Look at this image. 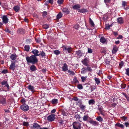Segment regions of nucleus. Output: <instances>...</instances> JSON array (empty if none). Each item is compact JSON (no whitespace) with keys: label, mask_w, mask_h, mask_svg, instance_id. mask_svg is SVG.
I'll return each mask as SVG.
<instances>
[{"label":"nucleus","mask_w":129,"mask_h":129,"mask_svg":"<svg viewBox=\"0 0 129 129\" xmlns=\"http://www.w3.org/2000/svg\"><path fill=\"white\" fill-rule=\"evenodd\" d=\"M27 63H31L34 64L37 63L38 60L36 57L34 55H31L30 56H27L26 57Z\"/></svg>","instance_id":"obj_1"},{"label":"nucleus","mask_w":129,"mask_h":129,"mask_svg":"<svg viewBox=\"0 0 129 129\" xmlns=\"http://www.w3.org/2000/svg\"><path fill=\"white\" fill-rule=\"evenodd\" d=\"M73 128L74 129H81V124L78 122H73Z\"/></svg>","instance_id":"obj_2"},{"label":"nucleus","mask_w":129,"mask_h":129,"mask_svg":"<svg viewBox=\"0 0 129 129\" xmlns=\"http://www.w3.org/2000/svg\"><path fill=\"white\" fill-rule=\"evenodd\" d=\"M21 109L24 111H26L29 109V108L28 105L24 104L20 106Z\"/></svg>","instance_id":"obj_3"},{"label":"nucleus","mask_w":129,"mask_h":129,"mask_svg":"<svg viewBox=\"0 0 129 129\" xmlns=\"http://www.w3.org/2000/svg\"><path fill=\"white\" fill-rule=\"evenodd\" d=\"M81 62L83 64L86 66H88L89 62V60L88 58H86L82 60Z\"/></svg>","instance_id":"obj_4"},{"label":"nucleus","mask_w":129,"mask_h":129,"mask_svg":"<svg viewBox=\"0 0 129 129\" xmlns=\"http://www.w3.org/2000/svg\"><path fill=\"white\" fill-rule=\"evenodd\" d=\"M55 118L54 114H51L48 116L47 118V120L50 121H52L54 120Z\"/></svg>","instance_id":"obj_5"},{"label":"nucleus","mask_w":129,"mask_h":129,"mask_svg":"<svg viewBox=\"0 0 129 129\" xmlns=\"http://www.w3.org/2000/svg\"><path fill=\"white\" fill-rule=\"evenodd\" d=\"M1 83L2 85H5L4 87H7V88L8 89H9V86L8 84V82L7 81H5L3 80L2 82H1Z\"/></svg>","instance_id":"obj_6"},{"label":"nucleus","mask_w":129,"mask_h":129,"mask_svg":"<svg viewBox=\"0 0 129 129\" xmlns=\"http://www.w3.org/2000/svg\"><path fill=\"white\" fill-rule=\"evenodd\" d=\"M2 20L3 22L5 24H7L8 22L9 19L7 17V16L6 15L3 16L2 18Z\"/></svg>","instance_id":"obj_7"},{"label":"nucleus","mask_w":129,"mask_h":129,"mask_svg":"<svg viewBox=\"0 0 129 129\" xmlns=\"http://www.w3.org/2000/svg\"><path fill=\"white\" fill-rule=\"evenodd\" d=\"M27 88L30 90L32 93L35 92L36 91L34 87L32 85H29L27 86Z\"/></svg>","instance_id":"obj_8"},{"label":"nucleus","mask_w":129,"mask_h":129,"mask_svg":"<svg viewBox=\"0 0 129 129\" xmlns=\"http://www.w3.org/2000/svg\"><path fill=\"white\" fill-rule=\"evenodd\" d=\"M33 54H34V55L36 57V56H38L40 55L38 54L39 53V52L37 50V49H34L33 50L31 51Z\"/></svg>","instance_id":"obj_9"},{"label":"nucleus","mask_w":129,"mask_h":129,"mask_svg":"<svg viewBox=\"0 0 129 129\" xmlns=\"http://www.w3.org/2000/svg\"><path fill=\"white\" fill-rule=\"evenodd\" d=\"M11 62L12 63L11 64L10 68V69H11L13 70H14L15 69V61L14 62H13V61H12Z\"/></svg>","instance_id":"obj_10"},{"label":"nucleus","mask_w":129,"mask_h":129,"mask_svg":"<svg viewBox=\"0 0 129 129\" xmlns=\"http://www.w3.org/2000/svg\"><path fill=\"white\" fill-rule=\"evenodd\" d=\"M63 70L64 71H66L68 69V67L67 64L65 63L64 64L63 66L62 67Z\"/></svg>","instance_id":"obj_11"},{"label":"nucleus","mask_w":129,"mask_h":129,"mask_svg":"<svg viewBox=\"0 0 129 129\" xmlns=\"http://www.w3.org/2000/svg\"><path fill=\"white\" fill-rule=\"evenodd\" d=\"M90 117L88 116V115L87 114L84 116L83 118V120L84 121H87L88 120L90 119Z\"/></svg>","instance_id":"obj_12"},{"label":"nucleus","mask_w":129,"mask_h":129,"mask_svg":"<svg viewBox=\"0 0 129 129\" xmlns=\"http://www.w3.org/2000/svg\"><path fill=\"white\" fill-rule=\"evenodd\" d=\"M6 103V99L4 98H2L0 100V103L4 105Z\"/></svg>","instance_id":"obj_13"},{"label":"nucleus","mask_w":129,"mask_h":129,"mask_svg":"<svg viewBox=\"0 0 129 129\" xmlns=\"http://www.w3.org/2000/svg\"><path fill=\"white\" fill-rule=\"evenodd\" d=\"M40 128V126L37 123H34L33 125V128H34L38 129Z\"/></svg>","instance_id":"obj_14"},{"label":"nucleus","mask_w":129,"mask_h":129,"mask_svg":"<svg viewBox=\"0 0 129 129\" xmlns=\"http://www.w3.org/2000/svg\"><path fill=\"white\" fill-rule=\"evenodd\" d=\"M89 122L91 123L94 126H95L96 125H98L99 124L98 122L96 121H93L92 120H91L89 121Z\"/></svg>","instance_id":"obj_15"},{"label":"nucleus","mask_w":129,"mask_h":129,"mask_svg":"<svg viewBox=\"0 0 129 129\" xmlns=\"http://www.w3.org/2000/svg\"><path fill=\"white\" fill-rule=\"evenodd\" d=\"M81 7V6L79 4H76L75 5L73 6V9L77 10L79 9H80Z\"/></svg>","instance_id":"obj_16"},{"label":"nucleus","mask_w":129,"mask_h":129,"mask_svg":"<svg viewBox=\"0 0 129 129\" xmlns=\"http://www.w3.org/2000/svg\"><path fill=\"white\" fill-rule=\"evenodd\" d=\"M30 69L32 71H34L37 70L36 67L34 65H32L30 67Z\"/></svg>","instance_id":"obj_17"},{"label":"nucleus","mask_w":129,"mask_h":129,"mask_svg":"<svg viewBox=\"0 0 129 129\" xmlns=\"http://www.w3.org/2000/svg\"><path fill=\"white\" fill-rule=\"evenodd\" d=\"M10 58L12 60H14L17 57V55L15 54H12L10 56Z\"/></svg>","instance_id":"obj_18"},{"label":"nucleus","mask_w":129,"mask_h":129,"mask_svg":"<svg viewBox=\"0 0 129 129\" xmlns=\"http://www.w3.org/2000/svg\"><path fill=\"white\" fill-rule=\"evenodd\" d=\"M117 22L119 24H122L123 23V19L122 17H119L117 19Z\"/></svg>","instance_id":"obj_19"},{"label":"nucleus","mask_w":129,"mask_h":129,"mask_svg":"<svg viewBox=\"0 0 129 129\" xmlns=\"http://www.w3.org/2000/svg\"><path fill=\"white\" fill-rule=\"evenodd\" d=\"M24 30L22 28H20L17 31L18 33H20L21 34L24 33Z\"/></svg>","instance_id":"obj_20"},{"label":"nucleus","mask_w":129,"mask_h":129,"mask_svg":"<svg viewBox=\"0 0 129 129\" xmlns=\"http://www.w3.org/2000/svg\"><path fill=\"white\" fill-rule=\"evenodd\" d=\"M106 40L104 37H102L100 39V41L103 43H104L106 41Z\"/></svg>","instance_id":"obj_21"},{"label":"nucleus","mask_w":129,"mask_h":129,"mask_svg":"<svg viewBox=\"0 0 129 129\" xmlns=\"http://www.w3.org/2000/svg\"><path fill=\"white\" fill-rule=\"evenodd\" d=\"M19 9V6H14L13 8L14 10L16 12L18 11Z\"/></svg>","instance_id":"obj_22"},{"label":"nucleus","mask_w":129,"mask_h":129,"mask_svg":"<svg viewBox=\"0 0 129 129\" xmlns=\"http://www.w3.org/2000/svg\"><path fill=\"white\" fill-rule=\"evenodd\" d=\"M118 50V48L116 47H114L113 48L112 50V52L113 53H115Z\"/></svg>","instance_id":"obj_23"},{"label":"nucleus","mask_w":129,"mask_h":129,"mask_svg":"<svg viewBox=\"0 0 129 129\" xmlns=\"http://www.w3.org/2000/svg\"><path fill=\"white\" fill-rule=\"evenodd\" d=\"M115 126H117L118 127L121 128H123L124 127V126L119 123H117L115 124Z\"/></svg>","instance_id":"obj_24"},{"label":"nucleus","mask_w":129,"mask_h":129,"mask_svg":"<svg viewBox=\"0 0 129 129\" xmlns=\"http://www.w3.org/2000/svg\"><path fill=\"white\" fill-rule=\"evenodd\" d=\"M78 12L81 13H83L87 12V10L85 9H82L78 10Z\"/></svg>","instance_id":"obj_25"},{"label":"nucleus","mask_w":129,"mask_h":129,"mask_svg":"<svg viewBox=\"0 0 129 129\" xmlns=\"http://www.w3.org/2000/svg\"><path fill=\"white\" fill-rule=\"evenodd\" d=\"M62 11L67 14H68L69 13V11L68 9L66 8H64L63 9Z\"/></svg>","instance_id":"obj_26"},{"label":"nucleus","mask_w":129,"mask_h":129,"mask_svg":"<svg viewBox=\"0 0 129 129\" xmlns=\"http://www.w3.org/2000/svg\"><path fill=\"white\" fill-rule=\"evenodd\" d=\"M94 80L95 82L98 85L100 83V81L99 79L98 78H95Z\"/></svg>","instance_id":"obj_27"},{"label":"nucleus","mask_w":129,"mask_h":129,"mask_svg":"<svg viewBox=\"0 0 129 129\" xmlns=\"http://www.w3.org/2000/svg\"><path fill=\"white\" fill-rule=\"evenodd\" d=\"M79 107L80 109L82 110H84L85 108V106L83 105L82 104H81L79 105Z\"/></svg>","instance_id":"obj_28"},{"label":"nucleus","mask_w":129,"mask_h":129,"mask_svg":"<svg viewBox=\"0 0 129 129\" xmlns=\"http://www.w3.org/2000/svg\"><path fill=\"white\" fill-rule=\"evenodd\" d=\"M88 103L89 105H93L95 103V101L93 99L90 100L89 101Z\"/></svg>","instance_id":"obj_29"},{"label":"nucleus","mask_w":129,"mask_h":129,"mask_svg":"<svg viewBox=\"0 0 129 129\" xmlns=\"http://www.w3.org/2000/svg\"><path fill=\"white\" fill-rule=\"evenodd\" d=\"M62 17V13L61 12L59 13L57 15L56 18L57 19H59Z\"/></svg>","instance_id":"obj_30"},{"label":"nucleus","mask_w":129,"mask_h":129,"mask_svg":"<svg viewBox=\"0 0 129 129\" xmlns=\"http://www.w3.org/2000/svg\"><path fill=\"white\" fill-rule=\"evenodd\" d=\"M96 119L98 121L101 122L103 121V118L100 116H98L96 118Z\"/></svg>","instance_id":"obj_31"},{"label":"nucleus","mask_w":129,"mask_h":129,"mask_svg":"<svg viewBox=\"0 0 129 129\" xmlns=\"http://www.w3.org/2000/svg\"><path fill=\"white\" fill-rule=\"evenodd\" d=\"M25 50L27 51H28L29 49V46L28 45H26L24 47Z\"/></svg>","instance_id":"obj_32"},{"label":"nucleus","mask_w":129,"mask_h":129,"mask_svg":"<svg viewBox=\"0 0 129 129\" xmlns=\"http://www.w3.org/2000/svg\"><path fill=\"white\" fill-rule=\"evenodd\" d=\"M89 20L90 24L92 26L94 27V26L95 25L94 24L93 21L91 20V19L90 18H89Z\"/></svg>","instance_id":"obj_33"},{"label":"nucleus","mask_w":129,"mask_h":129,"mask_svg":"<svg viewBox=\"0 0 129 129\" xmlns=\"http://www.w3.org/2000/svg\"><path fill=\"white\" fill-rule=\"evenodd\" d=\"M39 55H41L42 57H44L46 56L45 53L43 51L41 52L40 54H39Z\"/></svg>","instance_id":"obj_34"},{"label":"nucleus","mask_w":129,"mask_h":129,"mask_svg":"<svg viewBox=\"0 0 129 129\" xmlns=\"http://www.w3.org/2000/svg\"><path fill=\"white\" fill-rule=\"evenodd\" d=\"M76 53L77 55L80 56H81L82 55V52L80 50H78L76 51Z\"/></svg>","instance_id":"obj_35"},{"label":"nucleus","mask_w":129,"mask_h":129,"mask_svg":"<svg viewBox=\"0 0 129 129\" xmlns=\"http://www.w3.org/2000/svg\"><path fill=\"white\" fill-rule=\"evenodd\" d=\"M52 103L53 104H56L57 103V99H53L52 101Z\"/></svg>","instance_id":"obj_36"},{"label":"nucleus","mask_w":129,"mask_h":129,"mask_svg":"<svg viewBox=\"0 0 129 129\" xmlns=\"http://www.w3.org/2000/svg\"><path fill=\"white\" fill-rule=\"evenodd\" d=\"M62 114L63 115V116H66V114H67L66 113L65 111H64L63 110H61L60 111Z\"/></svg>","instance_id":"obj_37"},{"label":"nucleus","mask_w":129,"mask_h":129,"mask_svg":"<svg viewBox=\"0 0 129 129\" xmlns=\"http://www.w3.org/2000/svg\"><path fill=\"white\" fill-rule=\"evenodd\" d=\"M73 82L75 84H76L77 83H78L79 82L78 81L76 77L74 78L73 80Z\"/></svg>","instance_id":"obj_38"},{"label":"nucleus","mask_w":129,"mask_h":129,"mask_svg":"<svg viewBox=\"0 0 129 129\" xmlns=\"http://www.w3.org/2000/svg\"><path fill=\"white\" fill-rule=\"evenodd\" d=\"M127 3L125 1H122V5L123 7H125L126 6H127Z\"/></svg>","instance_id":"obj_39"},{"label":"nucleus","mask_w":129,"mask_h":129,"mask_svg":"<svg viewBox=\"0 0 129 129\" xmlns=\"http://www.w3.org/2000/svg\"><path fill=\"white\" fill-rule=\"evenodd\" d=\"M77 87L79 89H82L83 88V87L82 84H79L77 85Z\"/></svg>","instance_id":"obj_40"},{"label":"nucleus","mask_w":129,"mask_h":129,"mask_svg":"<svg viewBox=\"0 0 129 129\" xmlns=\"http://www.w3.org/2000/svg\"><path fill=\"white\" fill-rule=\"evenodd\" d=\"M43 27L44 28L47 29L49 27V26L48 25L46 24L43 25Z\"/></svg>","instance_id":"obj_41"},{"label":"nucleus","mask_w":129,"mask_h":129,"mask_svg":"<svg viewBox=\"0 0 129 129\" xmlns=\"http://www.w3.org/2000/svg\"><path fill=\"white\" fill-rule=\"evenodd\" d=\"M54 53L56 55H58L59 54L60 52L59 50H56L54 51Z\"/></svg>","instance_id":"obj_42"},{"label":"nucleus","mask_w":129,"mask_h":129,"mask_svg":"<svg viewBox=\"0 0 129 129\" xmlns=\"http://www.w3.org/2000/svg\"><path fill=\"white\" fill-rule=\"evenodd\" d=\"M23 125L24 126H27L29 125L28 122H26L25 121L23 122Z\"/></svg>","instance_id":"obj_43"},{"label":"nucleus","mask_w":129,"mask_h":129,"mask_svg":"<svg viewBox=\"0 0 129 129\" xmlns=\"http://www.w3.org/2000/svg\"><path fill=\"white\" fill-rule=\"evenodd\" d=\"M68 73H69L70 74H72L73 75H74L75 74L74 72L73 71L70 70H68Z\"/></svg>","instance_id":"obj_44"},{"label":"nucleus","mask_w":129,"mask_h":129,"mask_svg":"<svg viewBox=\"0 0 129 129\" xmlns=\"http://www.w3.org/2000/svg\"><path fill=\"white\" fill-rule=\"evenodd\" d=\"M126 73L125 74L129 76V68H127V69H126Z\"/></svg>","instance_id":"obj_45"},{"label":"nucleus","mask_w":129,"mask_h":129,"mask_svg":"<svg viewBox=\"0 0 129 129\" xmlns=\"http://www.w3.org/2000/svg\"><path fill=\"white\" fill-rule=\"evenodd\" d=\"M87 78L86 77H84L82 76L81 77L82 82H84Z\"/></svg>","instance_id":"obj_46"},{"label":"nucleus","mask_w":129,"mask_h":129,"mask_svg":"<svg viewBox=\"0 0 129 129\" xmlns=\"http://www.w3.org/2000/svg\"><path fill=\"white\" fill-rule=\"evenodd\" d=\"M63 1L64 0H58L57 3L59 4H61L63 3Z\"/></svg>","instance_id":"obj_47"},{"label":"nucleus","mask_w":129,"mask_h":129,"mask_svg":"<svg viewBox=\"0 0 129 129\" xmlns=\"http://www.w3.org/2000/svg\"><path fill=\"white\" fill-rule=\"evenodd\" d=\"M35 40H36V42L38 43H40V42L41 41V40H40V38H35Z\"/></svg>","instance_id":"obj_48"},{"label":"nucleus","mask_w":129,"mask_h":129,"mask_svg":"<svg viewBox=\"0 0 129 129\" xmlns=\"http://www.w3.org/2000/svg\"><path fill=\"white\" fill-rule=\"evenodd\" d=\"M53 3V0H49L47 1V3H46L45 4L46 5L47 3H50L51 4H52Z\"/></svg>","instance_id":"obj_49"},{"label":"nucleus","mask_w":129,"mask_h":129,"mask_svg":"<svg viewBox=\"0 0 129 129\" xmlns=\"http://www.w3.org/2000/svg\"><path fill=\"white\" fill-rule=\"evenodd\" d=\"M78 101L77 102V105L78 104H82V100H78Z\"/></svg>","instance_id":"obj_50"},{"label":"nucleus","mask_w":129,"mask_h":129,"mask_svg":"<svg viewBox=\"0 0 129 129\" xmlns=\"http://www.w3.org/2000/svg\"><path fill=\"white\" fill-rule=\"evenodd\" d=\"M126 86V84H122L121 85V88H124Z\"/></svg>","instance_id":"obj_51"},{"label":"nucleus","mask_w":129,"mask_h":129,"mask_svg":"<svg viewBox=\"0 0 129 129\" xmlns=\"http://www.w3.org/2000/svg\"><path fill=\"white\" fill-rule=\"evenodd\" d=\"M124 64V63L123 61H121L119 63V65L121 67H122Z\"/></svg>","instance_id":"obj_52"},{"label":"nucleus","mask_w":129,"mask_h":129,"mask_svg":"<svg viewBox=\"0 0 129 129\" xmlns=\"http://www.w3.org/2000/svg\"><path fill=\"white\" fill-rule=\"evenodd\" d=\"M68 52L69 53H70V52L72 51V48L71 47H68L67 50Z\"/></svg>","instance_id":"obj_53"},{"label":"nucleus","mask_w":129,"mask_h":129,"mask_svg":"<svg viewBox=\"0 0 129 129\" xmlns=\"http://www.w3.org/2000/svg\"><path fill=\"white\" fill-rule=\"evenodd\" d=\"M72 100L75 101H77L78 100V99L77 97H75L72 99Z\"/></svg>","instance_id":"obj_54"},{"label":"nucleus","mask_w":129,"mask_h":129,"mask_svg":"<svg viewBox=\"0 0 129 129\" xmlns=\"http://www.w3.org/2000/svg\"><path fill=\"white\" fill-rule=\"evenodd\" d=\"M111 26V25H106L105 28V29H110V27Z\"/></svg>","instance_id":"obj_55"},{"label":"nucleus","mask_w":129,"mask_h":129,"mask_svg":"<svg viewBox=\"0 0 129 129\" xmlns=\"http://www.w3.org/2000/svg\"><path fill=\"white\" fill-rule=\"evenodd\" d=\"M47 12L44 11L43 12V17L47 15Z\"/></svg>","instance_id":"obj_56"},{"label":"nucleus","mask_w":129,"mask_h":129,"mask_svg":"<svg viewBox=\"0 0 129 129\" xmlns=\"http://www.w3.org/2000/svg\"><path fill=\"white\" fill-rule=\"evenodd\" d=\"M92 52V50L89 48H88V52L89 53H91Z\"/></svg>","instance_id":"obj_57"},{"label":"nucleus","mask_w":129,"mask_h":129,"mask_svg":"<svg viewBox=\"0 0 129 129\" xmlns=\"http://www.w3.org/2000/svg\"><path fill=\"white\" fill-rule=\"evenodd\" d=\"M7 70H4L2 71V73L3 74H6L7 72Z\"/></svg>","instance_id":"obj_58"},{"label":"nucleus","mask_w":129,"mask_h":129,"mask_svg":"<svg viewBox=\"0 0 129 129\" xmlns=\"http://www.w3.org/2000/svg\"><path fill=\"white\" fill-rule=\"evenodd\" d=\"M6 32H7L8 33H10L11 31L9 30V29L8 28H6L4 30Z\"/></svg>","instance_id":"obj_59"},{"label":"nucleus","mask_w":129,"mask_h":129,"mask_svg":"<svg viewBox=\"0 0 129 129\" xmlns=\"http://www.w3.org/2000/svg\"><path fill=\"white\" fill-rule=\"evenodd\" d=\"M63 50L64 51H67L68 47L64 46H63Z\"/></svg>","instance_id":"obj_60"},{"label":"nucleus","mask_w":129,"mask_h":129,"mask_svg":"<svg viewBox=\"0 0 129 129\" xmlns=\"http://www.w3.org/2000/svg\"><path fill=\"white\" fill-rule=\"evenodd\" d=\"M21 102L23 103H25V100L24 99H23L21 100Z\"/></svg>","instance_id":"obj_61"},{"label":"nucleus","mask_w":129,"mask_h":129,"mask_svg":"<svg viewBox=\"0 0 129 129\" xmlns=\"http://www.w3.org/2000/svg\"><path fill=\"white\" fill-rule=\"evenodd\" d=\"M87 70L90 72H91L92 71V69L90 67H87Z\"/></svg>","instance_id":"obj_62"},{"label":"nucleus","mask_w":129,"mask_h":129,"mask_svg":"<svg viewBox=\"0 0 129 129\" xmlns=\"http://www.w3.org/2000/svg\"><path fill=\"white\" fill-rule=\"evenodd\" d=\"M122 35H119L117 38V39H121L122 38Z\"/></svg>","instance_id":"obj_63"},{"label":"nucleus","mask_w":129,"mask_h":129,"mask_svg":"<svg viewBox=\"0 0 129 129\" xmlns=\"http://www.w3.org/2000/svg\"><path fill=\"white\" fill-rule=\"evenodd\" d=\"M82 69L83 70V72H84L86 71L87 70V68H86V67H84L82 68Z\"/></svg>","instance_id":"obj_64"}]
</instances>
